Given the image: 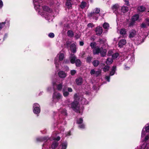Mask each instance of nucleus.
Instances as JSON below:
<instances>
[{"label":"nucleus","instance_id":"f257e3e1","mask_svg":"<svg viewBox=\"0 0 149 149\" xmlns=\"http://www.w3.org/2000/svg\"><path fill=\"white\" fill-rule=\"evenodd\" d=\"M36 10L42 17L46 19H50L51 17L54 16L52 10L46 6H42V0H33Z\"/></svg>","mask_w":149,"mask_h":149},{"label":"nucleus","instance_id":"f03ea898","mask_svg":"<svg viewBox=\"0 0 149 149\" xmlns=\"http://www.w3.org/2000/svg\"><path fill=\"white\" fill-rule=\"evenodd\" d=\"M74 101L70 104L71 107L76 112H80V108L77 100H80L82 104H86L88 102L85 98L79 96L77 94L74 95Z\"/></svg>","mask_w":149,"mask_h":149},{"label":"nucleus","instance_id":"7ed1b4c3","mask_svg":"<svg viewBox=\"0 0 149 149\" xmlns=\"http://www.w3.org/2000/svg\"><path fill=\"white\" fill-rule=\"evenodd\" d=\"M90 46L92 48H94L93 50L94 54H96L100 53L101 55L102 56H104L106 55L107 52L106 50L105 49H103L102 48H100L98 47H95L96 46V44L95 42L91 43Z\"/></svg>","mask_w":149,"mask_h":149},{"label":"nucleus","instance_id":"20e7f679","mask_svg":"<svg viewBox=\"0 0 149 149\" xmlns=\"http://www.w3.org/2000/svg\"><path fill=\"white\" fill-rule=\"evenodd\" d=\"M64 58V54L63 53H59L57 54L54 59V63L56 67L58 68L61 64V61H62Z\"/></svg>","mask_w":149,"mask_h":149},{"label":"nucleus","instance_id":"39448f33","mask_svg":"<svg viewBox=\"0 0 149 149\" xmlns=\"http://www.w3.org/2000/svg\"><path fill=\"white\" fill-rule=\"evenodd\" d=\"M50 140H53L52 143L51 145V147L53 149H55L58 145V143L57 141L60 139V137L59 136H58L56 138L52 137L49 139Z\"/></svg>","mask_w":149,"mask_h":149},{"label":"nucleus","instance_id":"423d86ee","mask_svg":"<svg viewBox=\"0 0 149 149\" xmlns=\"http://www.w3.org/2000/svg\"><path fill=\"white\" fill-rule=\"evenodd\" d=\"M62 97V95L59 93L55 92L53 95V100L55 102H58Z\"/></svg>","mask_w":149,"mask_h":149},{"label":"nucleus","instance_id":"0eeeda50","mask_svg":"<svg viewBox=\"0 0 149 149\" xmlns=\"http://www.w3.org/2000/svg\"><path fill=\"white\" fill-rule=\"evenodd\" d=\"M148 35V34L147 33H146V34L143 35L140 34L138 36H136L135 38L134 39V40L139 41L140 43H142L144 41V39Z\"/></svg>","mask_w":149,"mask_h":149},{"label":"nucleus","instance_id":"6e6552de","mask_svg":"<svg viewBox=\"0 0 149 149\" xmlns=\"http://www.w3.org/2000/svg\"><path fill=\"white\" fill-rule=\"evenodd\" d=\"M72 91V90L70 88H64L63 90V94L64 96H68L69 95V92H71Z\"/></svg>","mask_w":149,"mask_h":149},{"label":"nucleus","instance_id":"1a4fd4ad","mask_svg":"<svg viewBox=\"0 0 149 149\" xmlns=\"http://www.w3.org/2000/svg\"><path fill=\"white\" fill-rule=\"evenodd\" d=\"M33 111L36 114H38L40 112V106L38 103H35L33 105Z\"/></svg>","mask_w":149,"mask_h":149},{"label":"nucleus","instance_id":"9d476101","mask_svg":"<svg viewBox=\"0 0 149 149\" xmlns=\"http://www.w3.org/2000/svg\"><path fill=\"white\" fill-rule=\"evenodd\" d=\"M134 56H132L131 57L130 59H129L127 63V65L129 66H126V65H125V70H128L130 68V66L132 65L133 63L134 62Z\"/></svg>","mask_w":149,"mask_h":149},{"label":"nucleus","instance_id":"9b49d317","mask_svg":"<svg viewBox=\"0 0 149 149\" xmlns=\"http://www.w3.org/2000/svg\"><path fill=\"white\" fill-rule=\"evenodd\" d=\"M136 32L134 30L132 29L130 31L129 33V38L131 39L134 40L136 36Z\"/></svg>","mask_w":149,"mask_h":149},{"label":"nucleus","instance_id":"f8f14e48","mask_svg":"<svg viewBox=\"0 0 149 149\" xmlns=\"http://www.w3.org/2000/svg\"><path fill=\"white\" fill-rule=\"evenodd\" d=\"M99 15V14H97L95 13L94 11L91 12L89 13L88 14V16L89 17H92L93 18L95 19V20L97 19Z\"/></svg>","mask_w":149,"mask_h":149},{"label":"nucleus","instance_id":"ddd939ff","mask_svg":"<svg viewBox=\"0 0 149 149\" xmlns=\"http://www.w3.org/2000/svg\"><path fill=\"white\" fill-rule=\"evenodd\" d=\"M95 31L97 35H100L102 32V27L98 26L95 29Z\"/></svg>","mask_w":149,"mask_h":149},{"label":"nucleus","instance_id":"4468645a","mask_svg":"<svg viewBox=\"0 0 149 149\" xmlns=\"http://www.w3.org/2000/svg\"><path fill=\"white\" fill-rule=\"evenodd\" d=\"M6 24L9 26V22L8 20H6L4 22H0V30H1Z\"/></svg>","mask_w":149,"mask_h":149},{"label":"nucleus","instance_id":"2eb2a0df","mask_svg":"<svg viewBox=\"0 0 149 149\" xmlns=\"http://www.w3.org/2000/svg\"><path fill=\"white\" fill-rule=\"evenodd\" d=\"M120 7L119 5L117 4H115L113 5L111 7V9L114 12H117L119 9Z\"/></svg>","mask_w":149,"mask_h":149},{"label":"nucleus","instance_id":"dca6fc26","mask_svg":"<svg viewBox=\"0 0 149 149\" xmlns=\"http://www.w3.org/2000/svg\"><path fill=\"white\" fill-rule=\"evenodd\" d=\"M126 41L125 39L120 40L118 43V47L120 48L123 47L124 45L126 44Z\"/></svg>","mask_w":149,"mask_h":149},{"label":"nucleus","instance_id":"f3484780","mask_svg":"<svg viewBox=\"0 0 149 149\" xmlns=\"http://www.w3.org/2000/svg\"><path fill=\"white\" fill-rule=\"evenodd\" d=\"M69 59L70 60V63L72 64H74L75 63L76 59V58L74 54H71L69 57Z\"/></svg>","mask_w":149,"mask_h":149},{"label":"nucleus","instance_id":"a211bd4d","mask_svg":"<svg viewBox=\"0 0 149 149\" xmlns=\"http://www.w3.org/2000/svg\"><path fill=\"white\" fill-rule=\"evenodd\" d=\"M59 77L61 78H64L66 76V74L64 72L62 71H60L58 73Z\"/></svg>","mask_w":149,"mask_h":149},{"label":"nucleus","instance_id":"6ab92c4d","mask_svg":"<svg viewBox=\"0 0 149 149\" xmlns=\"http://www.w3.org/2000/svg\"><path fill=\"white\" fill-rule=\"evenodd\" d=\"M121 10L122 12L125 13L128 11L129 10V8L125 6H123L122 7Z\"/></svg>","mask_w":149,"mask_h":149},{"label":"nucleus","instance_id":"aec40b11","mask_svg":"<svg viewBox=\"0 0 149 149\" xmlns=\"http://www.w3.org/2000/svg\"><path fill=\"white\" fill-rule=\"evenodd\" d=\"M71 50L72 52L73 53L76 52V46L75 43L72 44L70 46Z\"/></svg>","mask_w":149,"mask_h":149},{"label":"nucleus","instance_id":"412c9836","mask_svg":"<svg viewBox=\"0 0 149 149\" xmlns=\"http://www.w3.org/2000/svg\"><path fill=\"white\" fill-rule=\"evenodd\" d=\"M49 139V138L48 137H41L37 139L38 141H44L46 142Z\"/></svg>","mask_w":149,"mask_h":149},{"label":"nucleus","instance_id":"4be33fe9","mask_svg":"<svg viewBox=\"0 0 149 149\" xmlns=\"http://www.w3.org/2000/svg\"><path fill=\"white\" fill-rule=\"evenodd\" d=\"M116 70V67L114 66L113 67L112 70L110 73V76H112L114 74Z\"/></svg>","mask_w":149,"mask_h":149},{"label":"nucleus","instance_id":"5701e85b","mask_svg":"<svg viewBox=\"0 0 149 149\" xmlns=\"http://www.w3.org/2000/svg\"><path fill=\"white\" fill-rule=\"evenodd\" d=\"M145 10V7L143 6H140L138 7V10L140 12H143Z\"/></svg>","mask_w":149,"mask_h":149},{"label":"nucleus","instance_id":"b1692460","mask_svg":"<svg viewBox=\"0 0 149 149\" xmlns=\"http://www.w3.org/2000/svg\"><path fill=\"white\" fill-rule=\"evenodd\" d=\"M139 16L138 14H136L132 17V22H134L137 20L139 18Z\"/></svg>","mask_w":149,"mask_h":149},{"label":"nucleus","instance_id":"393cba45","mask_svg":"<svg viewBox=\"0 0 149 149\" xmlns=\"http://www.w3.org/2000/svg\"><path fill=\"white\" fill-rule=\"evenodd\" d=\"M126 30L125 29H121L120 31V34L122 36L125 35L126 33Z\"/></svg>","mask_w":149,"mask_h":149},{"label":"nucleus","instance_id":"a878e982","mask_svg":"<svg viewBox=\"0 0 149 149\" xmlns=\"http://www.w3.org/2000/svg\"><path fill=\"white\" fill-rule=\"evenodd\" d=\"M61 149H66L67 146V143L66 142H64L62 143L61 144Z\"/></svg>","mask_w":149,"mask_h":149},{"label":"nucleus","instance_id":"bb28decb","mask_svg":"<svg viewBox=\"0 0 149 149\" xmlns=\"http://www.w3.org/2000/svg\"><path fill=\"white\" fill-rule=\"evenodd\" d=\"M76 82L78 85H80L82 83V79L81 78H79L76 79Z\"/></svg>","mask_w":149,"mask_h":149},{"label":"nucleus","instance_id":"cd10ccee","mask_svg":"<svg viewBox=\"0 0 149 149\" xmlns=\"http://www.w3.org/2000/svg\"><path fill=\"white\" fill-rule=\"evenodd\" d=\"M67 34L68 36L70 37H72L74 36L73 32L70 30H69L68 31Z\"/></svg>","mask_w":149,"mask_h":149},{"label":"nucleus","instance_id":"c85d7f7f","mask_svg":"<svg viewBox=\"0 0 149 149\" xmlns=\"http://www.w3.org/2000/svg\"><path fill=\"white\" fill-rule=\"evenodd\" d=\"M87 3L84 1H82L81 3V4L80 5V7L82 9H83L85 8L86 6Z\"/></svg>","mask_w":149,"mask_h":149},{"label":"nucleus","instance_id":"c756f323","mask_svg":"<svg viewBox=\"0 0 149 149\" xmlns=\"http://www.w3.org/2000/svg\"><path fill=\"white\" fill-rule=\"evenodd\" d=\"M146 130L145 127H144L141 132V138L143 137L146 134Z\"/></svg>","mask_w":149,"mask_h":149},{"label":"nucleus","instance_id":"7c9ffc66","mask_svg":"<svg viewBox=\"0 0 149 149\" xmlns=\"http://www.w3.org/2000/svg\"><path fill=\"white\" fill-rule=\"evenodd\" d=\"M92 63L95 67H97L99 64L100 61L98 60H95L93 61Z\"/></svg>","mask_w":149,"mask_h":149},{"label":"nucleus","instance_id":"2f4dec72","mask_svg":"<svg viewBox=\"0 0 149 149\" xmlns=\"http://www.w3.org/2000/svg\"><path fill=\"white\" fill-rule=\"evenodd\" d=\"M76 65L77 66L79 67L81 65V62L80 61L79 59L76 60L75 62Z\"/></svg>","mask_w":149,"mask_h":149},{"label":"nucleus","instance_id":"473e14b6","mask_svg":"<svg viewBox=\"0 0 149 149\" xmlns=\"http://www.w3.org/2000/svg\"><path fill=\"white\" fill-rule=\"evenodd\" d=\"M112 62V60L111 58H108L107 59L106 63L107 65H110Z\"/></svg>","mask_w":149,"mask_h":149},{"label":"nucleus","instance_id":"72a5a7b5","mask_svg":"<svg viewBox=\"0 0 149 149\" xmlns=\"http://www.w3.org/2000/svg\"><path fill=\"white\" fill-rule=\"evenodd\" d=\"M103 27L105 29H108L109 26V24L108 23L105 22L103 25Z\"/></svg>","mask_w":149,"mask_h":149},{"label":"nucleus","instance_id":"f704fd0d","mask_svg":"<svg viewBox=\"0 0 149 149\" xmlns=\"http://www.w3.org/2000/svg\"><path fill=\"white\" fill-rule=\"evenodd\" d=\"M60 111L63 115H66L67 114L66 110L65 109H60Z\"/></svg>","mask_w":149,"mask_h":149},{"label":"nucleus","instance_id":"c9c22d12","mask_svg":"<svg viewBox=\"0 0 149 149\" xmlns=\"http://www.w3.org/2000/svg\"><path fill=\"white\" fill-rule=\"evenodd\" d=\"M62 87V84H60L58 85L57 86V89L59 91H60L61 90Z\"/></svg>","mask_w":149,"mask_h":149},{"label":"nucleus","instance_id":"e433bc0d","mask_svg":"<svg viewBox=\"0 0 149 149\" xmlns=\"http://www.w3.org/2000/svg\"><path fill=\"white\" fill-rule=\"evenodd\" d=\"M119 56V54L118 53H116L113 54L112 56V58L114 59L117 58Z\"/></svg>","mask_w":149,"mask_h":149},{"label":"nucleus","instance_id":"4c0bfd02","mask_svg":"<svg viewBox=\"0 0 149 149\" xmlns=\"http://www.w3.org/2000/svg\"><path fill=\"white\" fill-rule=\"evenodd\" d=\"M66 5L68 8H71L72 5L70 2H67L66 3Z\"/></svg>","mask_w":149,"mask_h":149},{"label":"nucleus","instance_id":"58836bf2","mask_svg":"<svg viewBox=\"0 0 149 149\" xmlns=\"http://www.w3.org/2000/svg\"><path fill=\"white\" fill-rule=\"evenodd\" d=\"M109 66L107 65H106L103 68V70L104 72L107 71L109 69Z\"/></svg>","mask_w":149,"mask_h":149},{"label":"nucleus","instance_id":"ea45409f","mask_svg":"<svg viewBox=\"0 0 149 149\" xmlns=\"http://www.w3.org/2000/svg\"><path fill=\"white\" fill-rule=\"evenodd\" d=\"M100 11V9L97 8L94 9L93 11H94L95 13L97 14H99Z\"/></svg>","mask_w":149,"mask_h":149},{"label":"nucleus","instance_id":"a19ab883","mask_svg":"<svg viewBox=\"0 0 149 149\" xmlns=\"http://www.w3.org/2000/svg\"><path fill=\"white\" fill-rule=\"evenodd\" d=\"M83 121V120L82 118H79L77 120V123L78 124H80L82 123Z\"/></svg>","mask_w":149,"mask_h":149},{"label":"nucleus","instance_id":"79ce46f5","mask_svg":"<svg viewBox=\"0 0 149 149\" xmlns=\"http://www.w3.org/2000/svg\"><path fill=\"white\" fill-rule=\"evenodd\" d=\"M101 72L100 70H98L97 71H95V75L97 77L99 76Z\"/></svg>","mask_w":149,"mask_h":149},{"label":"nucleus","instance_id":"37998d69","mask_svg":"<svg viewBox=\"0 0 149 149\" xmlns=\"http://www.w3.org/2000/svg\"><path fill=\"white\" fill-rule=\"evenodd\" d=\"M76 71L75 70H72L70 71V73L72 75H74L76 73Z\"/></svg>","mask_w":149,"mask_h":149},{"label":"nucleus","instance_id":"c03bdc74","mask_svg":"<svg viewBox=\"0 0 149 149\" xmlns=\"http://www.w3.org/2000/svg\"><path fill=\"white\" fill-rule=\"evenodd\" d=\"M48 36L50 38H53L54 37V33H51L49 34Z\"/></svg>","mask_w":149,"mask_h":149},{"label":"nucleus","instance_id":"a18cd8bd","mask_svg":"<svg viewBox=\"0 0 149 149\" xmlns=\"http://www.w3.org/2000/svg\"><path fill=\"white\" fill-rule=\"evenodd\" d=\"M95 71L94 69L92 70L90 72V74L91 75L95 74Z\"/></svg>","mask_w":149,"mask_h":149},{"label":"nucleus","instance_id":"49530a36","mask_svg":"<svg viewBox=\"0 0 149 149\" xmlns=\"http://www.w3.org/2000/svg\"><path fill=\"white\" fill-rule=\"evenodd\" d=\"M105 79L107 81L109 82L110 81V76H106L105 77Z\"/></svg>","mask_w":149,"mask_h":149},{"label":"nucleus","instance_id":"de8ad7c7","mask_svg":"<svg viewBox=\"0 0 149 149\" xmlns=\"http://www.w3.org/2000/svg\"><path fill=\"white\" fill-rule=\"evenodd\" d=\"M92 59V57H91L90 56H88L87 58V61L88 62H89L91 61Z\"/></svg>","mask_w":149,"mask_h":149},{"label":"nucleus","instance_id":"09e8293b","mask_svg":"<svg viewBox=\"0 0 149 149\" xmlns=\"http://www.w3.org/2000/svg\"><path fill=\"white\" fill-rule=\"evenodd\" d=\"M85 125L84 124H80L79 125V127L81 129H83L85 128Z\"/></svg>","mask_w":149,"mask_h":149},{"label":"nucleus","instance_id":"8fccbe9b","mask_svg":"<svg viewBox=\"0 0 149 149\" xmlns=\"http://www.w3.org/2000/svg\"><path fill=\"white\" fill-rule=\"evenodd\" d=\"M125 2V4L127 5V6H129L130 5V4L129 3V0H123Z\"/></svg>","mask_w":149,"mask_h":149},{"label":"nucleus","instance_id":"3c124183","mask_svg":"<svg viewBox=\"0 0 149 149\" xmlns=\"http://www.w3.org/2000/svg\"><path fill=\"white\" fill-rule=\"evenodd\" d=\"M148 139H149V134L146 136L144 141H146Z\"/></svg>","mask_w":149,"mask_h":149},{"label":"nucleus","instance_id":"603ef678","mask_svg":"<svg viewBox=\"0 0 149 149\" xmlns=\"http://www.w3.org/2000/svg\"><path fill=\"white\" fill-rule=\"evenodd\" d=\"M113 53V52L111 50H110L108 52V55L109 56H111L112 55V54Z\"/></svg>","mask_w":149,"mask_h":149},{"label":"nucleus","instance_id":"864d4df0","mask_svg":"<svg viewBox=\"0 0 149 149\" xmlns=\"http://www.w3.org/2000/svg\"><path fill=\"white\" fill-rule=\"evenodd\" d=\"M146 143H143L142 145L141 146V148L142 149H144L146 148Z\"/></svg>","mask_w":149,"mask_h":149},{"label":"nucleus","instance_id":"5fc2aeb1","mask_svg":"<svg viewBox=\"0 0 149 149\" xmlns=\"http://www.w3.org/2000/svg\"><path fill=\"white\" fill-rule=\"evenodd\" d=\"M148 125L145 127V130L146 131H149V125L148 124Z\"/></svg>","mask_w":149,"mask_h":149},{"label":"nucleus","instance_id":"6e6d98bb","mask_svg":"<svg viewBox=\"0 0 149 149\" xmlns=\"http://www.w3.org/2000/svg\"><path fill=\"white\" fill-rule=\"evenodd\" d=\"M146 23L148 26H149V19L147 18L146 19Z\"/></svg>","mask_w":149,"mask_h":149},{"label":"nucleus","instance_id":"4d7b16f0","mask_svg":"<svg viewBox=\"0 0 149 149\" xmlns=\"http://www.w3.org/2000/svg\"><path fill=\"white\" fill-rule=\"evenodd\" d=\"M3 6V3L2 1L0 0V8H1Z\"/></svg>","mask_w":149,"mask_h":149},{"label":"nucleus","instance_id":"13d9d810","mask_svg":"<svg viewBox=\"0 0 149 149\" xmlns=\"http://www.w3.org/2000/svg\"><path fill=\"white\" fill-rule=\"evenodd\" d=\"M146 24L143 23L141 25V26L143 27H146Z\"/></svg>","mask_w":149,"mask_h":149},{"label":"nucleus","instance_id":"bf43d9fd","mask_svg":"<svg viewBox=\"0 0 149 149\" xmlns=\"http://www.w3.org/2000/svg\"><path fill=\"white\" fill-rule=\"evenodd\" d=\"M70 43V42L69 41L67 42L66 43L67 46L68 47Z\"/></svg>","mask_w":149,"mask_h":149},{"label":"nucleus","instance_id":"052dcab7","mask_svg":"<svg viewBox=\"0 0 149 149\" xmlns=\"http://www.w3.org/2000/svg\"><path fill=\"white\" fill-rule=\"evenodd\" d=\"M84 42H79V44L81 46H83L84 45Z\"/></svg>","mask_w":149,"mask_h":149},{"label":"nucleus","instance_id":"680f3d73","mask_svg":"<svg viewBox=\"0 0 149 149\" xmlns=\"http://www.w3.org/2000/svg\"><path fill=\"white\" fill-rule=\"evenodd\" d=\"M70 132H69L66 134V136H70Z\"/></svg>","mask_w":149,"mask_h":149},{"label":"nucleus","instance_id":"e2e57ef3","mask_svg":"<svg viewBox=\"0 0 149 149\" xmlns=\"http://www.w3.org/2000/svg\"><path fill=\"white\" fill-rule=\"evenodd\" d=\"M88 27H92V24L91 23L89 24H88Z\"/></svg>","mask_w":149,"mask_h":149},{"label":"nucleus","instance_id":"0e129e2a","mask_svg":"<svg viewBox=\"0 0 149 149\" xmlns=\"http://www.w3.org/2000/svg\"><path fill=\"white\" fill-rule=\"evenodd\" d=\"M8 36V35L7 34H6L4 36V38H3V40H4V39L6 38Z\"/></svg>","mask_w":149,"mask_h":149},{"label":"nucleus","instance_id":"69168bd1","mask_svg":"<svg viewBox=\"0 0 149 149\" xmlns=\"http://www.w3.org/2000/svg\"><path fill=\"white\" fill-rule=\"evenodd\" d=\"M64 62L65 63H69V61L67 60H66L65 61H64Z\"/></svg>","mask_w":149,"mask_h":149},{"label":"nucleus","instance_id":"338daca9","mask_svg":"<svg viewBox=\"0 0 149 149\" xmlns=\"http://www.w3.org/2000/svg\"><path fill=\"white\" fill-rule=\"evenodd\" d=\"M134 24V23L133 22H132L130 24V26H131Z\"/></svg>","mask_w":149,"mask_h":149},{"label":"nucleus","instance_id":"774afa93","mask_svg":"<svg viewBox=\"0 0 149 149\" xmlns=\"http://www.w3.org/2000/svg\"><path fill=\"white\" fill-rule=\"evenodd\" d=\"M45 143H44L43 145V148H45Z\"/></svg>","mask_w":149,"mask_h":149}]
</instances>
